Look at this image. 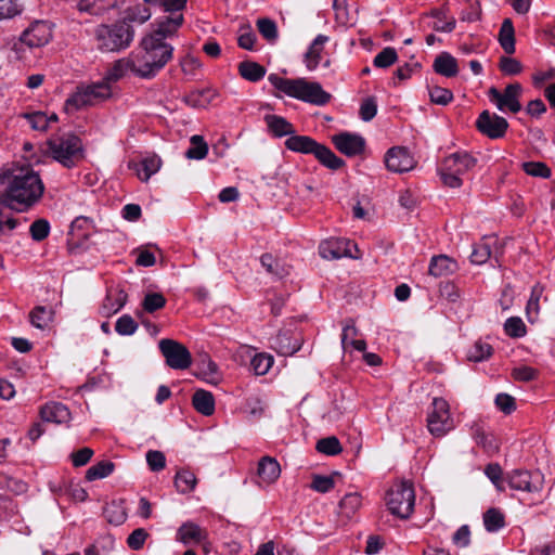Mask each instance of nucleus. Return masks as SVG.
<instances>
[{"label": "nucleus", "instance_id": "nucleus-1", "mask_svg": "<svg viewBox=\"0 0 555 555\" xmlns=\"http://www.w3.org/2000/svg\"><path fill=\"white\" fill-rule=\"evenodd\" d=\"M181 27L180 16L167 22H155L154 29L146 34L139 47L132 51L137 63V77L151 79L172 59L173 47L167 41Z\"/></svg>", "mask_w": 555, "mask_h": 555}, {"label": "nucleus", "instance_id": "nucleus-44", "mask_svg": "<svg viewBox=\"0 0 555 555\" xmlns=\"http://www.w3.org/2000/svg\"><path fill=\"white\" fill-rule=\"evenodd\" d=\"M33 326L43 330L52 321V312L42 306L36 307L29 314Z\"/></svg>", "mask_w": 555, "mask_h": 555}, {"label": "nucleus", "instance_id": "nucleus-22", "mask_svg": "<svg viewBox=\"0 0 555 555\" xmlns=\"http://www.w3.org/2000/svg\"><path fill=\"white\" fill-rule=\"evenodd\" d=\"M330 38L325 35H318L305 53L304 62L309 72H313L319 66L324 46L328 42Z\"/></svg>", "mask_w": 555, "mask_h": 555}, {"label": "nucleus", "instance_id": "nucleus-21", "mask_svg": "<svg viewBox=\"0 0 555 555\" xmlns=\"http://www.w3.org/2000/svg\"><path fill=\"white\" fill-rule=\"evenodd\" d=\"M22 116L27 120L33 130L40 132L47 131L51 125L56 124L59 120L55 113H47L42 111L26 112Z\"/></svg>", "mask_w": 555, "mask_h": 555}, {"label": "nucleus", "instance_id": "nucleus-55", "mask_svg": "<svg viewBox=\"0 0 555 555\" xmlns=\"http://www.w3.org/2000/svg\"><path fill=\"white\" fill-rule=\"evenodd\" d=\"M524 171L532 177L548 179L552 175L551 169L541 162H527L522 164Z\"/></svg>", "mask_w": 555, "mask_h": 555}, {"label": "nucleus", "instance_id": "nucleus-59", "mask_svg": "<svg viewBox=\"0 0 555 555\" xmlns=\"http://www.w3.org/2000/svg\"><path fill=\"white\" fill-rule=\"evenodd\" d=\"M430 101L435 104L447 105L453 100V94L449 89L435 86L429 89Z\"/></svg>", "mask_w": 555, "mask_h": 555}, {"label": "nucleus", "instance_id": "nucleus-39", "mask_svg": "<svg viewBox=\"0 0 555 555\" xmlns=\"http://www.w3.org/2000/svg\"><path fill=\"white\" fill-rule=\"evenodd\" d=\"M361 504L362 499L359 493H347L339 502V513L349 519L359 511Z\"/></svg>", "mask_w": 555, "mask_h": 555}, {"label": "nucleus", "instance_id": "nucleus-26", "mask_svg": "<svg viewBox=\"0 0 555 555\" xmlns=\"http://www.w3.org/2000/svg\"><path fill=\"white\" fill-rule=\"evenodd\" d=\"M456 270V262L446 255H439L431 258L428 273L435 278L446 276Z\"/></svg>", "mask_w": 555, "mask_h": 555}, {"label": "nucleus", "instance_id": "nucleus-61", "mask_svg": "<svg viewBox=\"0 0 555 555\" xmlns=\"http://www.w3.org/2000/svg\"><path fill=\"white\" fill-rule=\"evenodd\" d=\"M146 463L152 472H160L166 466L165 454L157 450H150L146 452Z\"/></svg>", "mask_w": 555, "mask_h": 555}, {"label": "nucleus", "instance_id": "nucleus-33", "mask_svg": "<svg viewBox=\"0 0 555 555\" xmlns=\"http://www.w3.org/2000/svg\"><path fill=\"white\" fill-rule=\"evenodd\" d=\"M127 294L124 291L109 292L102 305V313L106 317L117 313L126 304Z\"/></svg>", "mask_w": 555, "mask_h": 555}, {"label": "nucleus", "instance_id": "nucleus-11", "mask_svg": "<svg viewBox=\"0 0 555 555\" xmlns=\"http://www.w3.org/2000/svg\"><path fill=\"white\" fill-rule=\"evenodd\" d=\"M158 347L169 367L173 370H186L191 366V352L179 341L165 338L159 341Z\"/></svg>", "mask_w": 555, "mask_h": 555}, {"label": "nucleus", "instance_id": "nucleus-57", "mask_svg": "<svg viewBox=\"0 0 555 555\" xmlns=\"http://www.w3.org/2000/svg\"><path fill=\"white\" fill-rule=\"evenodd\" d=\"M257 27L263 38L269 41H274L278 38L276 24L269 18H259L257 21Z\"/></svg>", "mask_w": 555, "mask_h": 555}, {"label": "nucleus", "instance_id": "nucleus-31", "mask_svg": "<svg viewBox=\"0 0 555 555\" xmlns=\"http://www.w3.org/2000/svg\"><path fill=\"white\" fill-rule=\"evenodd\" d=\"M117 3L118 0H78L77 8L80 12L101 15L115 8Z\"/></svg>", "mask_w": 555, "mask_h": 555}, {"label": "nucleus", "instance_id": "nucleus-2", "mask_svg": "<svg viewBox=\"0 0 555 555\" xmlns=\"http://www.w3.org/2000/svg\"><path fill=\"white\" fill-rule=\"evenodd\" d=\"M10 207L18 211L28 210L43 195L44 184L39 173L29 165H13L1 177Z\"/></svg>", "mask_w": 555, "mask_h": 555}, {"label": "nucleus", "instance_id": "nucleus-54", "mask_svg": "<svg viewBox=\"0 0 555 555\" xmlns=\"http://www.w3.org/2000/svg\"><path fill=\"white\" fill-rule=\"evenodd\" d=\"M398 54L393 48L387 47L383 49L373 61L374 66L379 68H387L396 63Z\"/></svg>", "mask_w": 555, "mask_h": 555}, {"label": "nucleus", "instance_id": "nucleus-25", "mask_svg": "<svg viewBox=\"0 0 555 555\" xmlns=\"http://www.w3.org/2000/svg\"><path fill=\"white\" fill-rule=\"evenodd\" d=\"M341 347L345 352H351L352 350H365L366 343L363 339L358 338V330L353 324H346L343 327Z\"/></svg>", "mask_w": 555, "mask_h": 555}, {"label": "nucleus", "instance_id": "nucleus-8", "mask_svg": "<svg viewBox=\"0 0 555 555\" xmlns=\"http://www.w3.org/2000/svg\"><path fill=\"white\" fill-rule=\"evenodd\" d=\"M51 38L52 29L50 25L43 21H36L13 42L11 50L16 59L24 60L27 57L28 50L46 46Z\"/></svg>", "mask_w": 555, "mask_h": 555}, {"label": "nucleus", "instance_id": "nucleus-49", "mask_svg": "<svg viewBox=\"0 0 555 555\" xmlns=\"http://www.w3.org/2000/svg\"><path fill=\"white\" fill-rule=\"evenodd\" d=\"M151 17V11L143 4L129 7L126 11L125 21L143 24Z\"/></svg>", "mask_w": 555, "mask_h": 555}, {"label": "nucleus", "instance_id": "nucleus-12", "mask_svg": "<svg viewBox=\"0 0 555 555\" xmlns=\"http://www.w3.org/2000/svg\"><path fill=\"white\" fill-rule=\"evenodd\" d=\"M319 254L326 260L340 259L349 257L353 259L360 258L357 245L346 238H328L319 245Z\"/></svg>", "mask_w": 555, "mask_h": 555}, {"label": "nucleus", "instance_id": "nucleus-18", "mask_svg": "<svg viewBox=\"0 0 555 555\" xmlns=\"http://www.w3.org/2000/svg\"><path fill=\"white\" fill-rule=\"evenodd\" d=\"M335 147L346 156H356L365 149V140L357 133L341 132L332 137Z\"/></svg>", "mask_w": 555, "mask_h": 555}, {"label": "nucleus", "instance_id": "nucleus-7", "mask_svg": "<svg viewBox=\"0 0 555 555\" xmlns=\"http://www.w3.org/2000/svg\"><path fill=\"white\" fill-rule=\"evenodd\" d=\"M385 501L388 511L393 516L408 519L412 515L415 505L413 485L405 480L395 482L387 491Z\"/></svg>", "mask_w": 555, "mask_h": 555}, {"label": "nucleus", "instance_id": "nucleus-24", "mask_svg": "<svg viewBox=\"0 0 555 555\" xmlns=\"http://www.w3.org/2000/svg\"><path fill=\"white\" fill-rule=\"evenodd\" d=\"M40 415L44 422L55 424H65L70 418L69 410L60 402L47 403L41 408Z\"/></svg>", "mask_w": 555, "mask_h": 555}, {"label": "nucleus", "instance_id": "nucleus-3", "mask_svg": "<svg viewBox=\"0 0 555 555\" xmlns=\"http://www.w3.org/2000/svg\"><path fill=\"white\" fill-rule=\"evenodd\" d=\"M268 80L283 94L306 103L323 106L331 100V94L317 81L305 78H284L276 74H270Z\"/></svg>", "mask_w": 555, "mask_h": 555}, {"label": "nucleus", "instance_id": "nucleus-19", "mask_svg": "<svg viewBox=\"0 0 555 555\" xmlns=\"http://www.w3.org/2000/svg\"><path fill=\"white\" fill-rule=\"evenodd\" d=\"M281 475V466L272 456H263L259 460L257 467V483L260 487L274 483Z\"/></svg>", "mask_w": 555, "mask_h": 555}, {"label": "nucleus", "instance_id": "nucleus-9", "mask_svg": "<svg viewBox=\"0 0 555 555\" xmlns=\"http://www.w3.org/2000/svg\"><path fill=\"white\" fill-rule=\"evenodd\" d=\"M48 152L64 167L72 168L82 158V143L74 134H64L48 141Z\"/></svg>", "mask_w": 555, "mask_h": 555}, {"label": "nucleus", "instance_id": "nucleus-15", "mask_svg": "<svg viewBox=\"0 0 555 555\" xmlns=\"http://www.w3.org/2000/svg\"><path fill=\"white\" fill-rule=\"evenodd\" d=\"M508 486L517 491L539 492L542 490V475L538 472L515 469L507 474Z\"/></svg>", "mask_w": 555, "mask_h": 555}, {"label": "nucleus", "instance_id": "nucleus-14", "mask_svg": "<svg viewBox=\"0 0 555 555\" xmlns=\"http://www.w3.org/2000/svg\"><path fill=\"white\" fill-rule=\"evenodd\" d=\"M477 129L490 139L503 138L507 131V120L494 113L483 111L476 120Z\"/></svg>", "mask_w": 555, "mask_h": 555}, {"label": "nucleus", "instance_id": "nucleus-13", "mask_svg": "<svg viewBox=\"0 0 555 555\" xmlns=\"http://www.w3.org/2000/svg\"><path fill=\"white\" fill-rule=\"evenodd\" d=\"M522 88L519 83L507 85L504 92H500L495 88L489 90V99L501 112L509 111L512 113H518L521 109L519 98L521 95Z\"/></svg>", "mask_w": 555, "mask_h": 555}, {"label": "nucleus", "instance_id": "nucleus-16", "mask_svg": "<svg viewBox=\"0 0 555 555\" xmlns=\"http://www.w3.org/2000/svg\"><path fill=\"white\" fill-rule=\"evenodd\" d=\"M208 530L194 521L183 522L176 532V540L183 545L203 544L204 551L208 552Z\"/></svg>", "mask_w": 555, "mask_h": 555}, {"label": "nucleus", "instance_id": "nucleus-42", "mask_svg": "<svg viewBox=\"0 0 555 555\" xmlns=\"http://www.w3.org/2000/svg\"><path fill=\"white\" fill-rule=\"evenodd\" d=\"M274 359L271 354L262 352L257 353L251 359L250 365L256 375H266L272 367Z\"/></svg>", "mask_w": 555, "mask_h": 555}, {"label": "nucleus", "instance_id": "nucleus-48", "mask_svg": "<svg viewBox=\"0 0 555 555\" xmlns=\"http://www.w3.org/2000/svg\"><path fill=\"white\" fill-rule=\"evenodd\" d=\"M23 11L20 0H0V22L11 20Z\"/></svg>", "mask_w": 555, "mask_h": 555}, {"label": "nucleus", "instance_id": "nucleus-45", "mask_svg": "<svg viewBox=\"0 0 555 555\" xmlns=\"http://www.w3.org/2000/svg\"><path fill=\"white\" fill-rule=\"evenodd\" d=\"M504 524V515L496 508H490L483 515V525L489 532L500 530Z\"/></svg>", "mask_w": 555, "mask_h": 555}, {"label": "nucleus", "instance_id": "nucleus-20", "mask_svg": "<svg viewBox=\"0 0 555 555\" xmlns=\"http://www.w3.org/2000/svg\"><path fill=\"white\" fill-rule=\"evenodd\" d=\"M137 63L132 52L127 56L117 60L106 72L104 80L109 85L116 82L128 75L137 76Z\"/></svg>", "mask_w": 555, "mask_h": 555}, {"label": "nucleus", "instance_id": "nucleus-36", "mask_svg": "<svg viewBox=\"0 0 555 555\" xmlns=\"http://www.w3.org/2000/svg\"><path fill=\"white\" fill-rule=\"evenodd\" d=\"M162 166V160L156 155H150L143 158L137 168V175L140 180L147 181L153 175H155Z\"/></svg>", "mask_w": 555, "mask_h": 555}, {"label": "nucleus", "instance_id": "nucleus-56", "mask_svg": "<svg viewBox=\"0 0 555 555\" xmlns=\"http://www.w3.org/2000/svg\"><path fill=\"white\" fill-rule=\"evenodd\" d=\"M492 354V347L483 341H477L468 352V359L474 362H480Z\"/></svg>", "mask_w": 555, "mask_h": 555}, {"label": "nucleus", "instance_id": "nucleus-51", "mask_svg": "<svg viewBox=\"0 0 555 555\" xmlns=\"http://www.w3.org/2000/svg\"><path fill=\"white\" fill-rule=\"evenodd\" d=\"M504 331L513 338L524 337L527 333L526 325L519 317H511L504 323Z\"/></svg>", "mask_w": 555, "mask_h": 555}, {"label": "nucleus", "instance_id": "nucleus-37", "mask_svg": "<svg viewBox=\"0 0 555 555\" xmlns=\"http://www.w3.org/2000/svg\"><path fill=\"white\" fill-rule=\"evenodd\" d=\"M240 75L251 82L261 80L266 75V68L260 64L251 61H245L238 65Z\"/></svg>", "mask_w": 555, "mask_h": 555}, {"label": "nucleus", "instance_id": "nucleus-46", "mask_svg": "<svg viewBox=\"0 0 555 555\" xmlns=\"http://www.w3.org/2000/svg\"><path fill=\"white\" fill-rule=\"evenodd\" d=\"M104 515L109 524L116 526L124 524V521L127 518L125 508L122 507L121 504L116 502H112L105 506Z\"/></svg>", "mask_w": 555, "mask_h": 555}, {"label": "nucleus", "instance_id": "nucleus-64", "mask_svg": "<svg viewBox=\"0 0 555 555\" xmlns=\"http://www.w3.org/2000/svg\"><path fill=\"white\" fill-rule=\"evenodd\" d=\"M147 538V531L143 528H138L133 530L127 538V545L133 551H139L143 547Z\"/></svg>", "mask_w": 555, "mask_h": 555}, {"label": "nucleus", "instance_id": "nucleus-41", "mask_svg": "<svg viewBox=\"0 0 555 555\" xmlns=\"http://www.w3.org/2000/svg\"><path fill=\"white\" fill-rule=\"evenodd\" d=\"M94 104L108 99L112 95V87L106 80H101L86 86Z\"/></svg>", "mask_w": 555, "mask_h": 555}, {"label": "nucleus", "instance_id": "nucleus-47", "mask_svg": "<svg viewBox=\"0 0 555 555\" xmlns=\"http://www.w3.org/2000/svg\"><path fill=\"white\" fill-rule=\"evenodd\" d=\"M208 153V145L201 135H193L191 138V147L186 151L185 155L190 159H203Z\"/></svg>", "mask_w": 555, "mask_h": 555}, {"label": "nucleus", "instance_id": "nucleus-40", "mask_svg": "<svg viewBox=\"0 0 555 555\" xmlns=\"http://www.w3.org/2000/svg\"><path fill=\"white\" fill-rule=\"evenodd\" d=\"M261 266L267 270L268 273L276 276V278H284L288 275L289 268L283 263H281L279 260H276L272 255L270 254H263L260 257Z\"/></svg>", "mask_w": 555, "mask_h": 555}, {"label": "nucleus", "instance_id": "nucleus-10", "mask_svg": "<svg viewBox=\"0 0 555 555\" xmlns=\"http://www.w3.org/2000/svg\"><path fill=\"white\" fill-rule=\"evenodd\" d=\"M427 428L435 437H443L455 428V421L446 399L434 398L431 410L427 415Z\"/></svg>", "mask_w": 555, "mask_h": 555}, {"label": "nucleus", "instance_id": "nucleus-32", "mask_svg": "<svg viewBox=\"0 0 555 555\" xmlns=\"http://www.w3.org/2000/svg\"><path fill=\"white\" fill-rule=\"evenodd\" d=\"M544 287L541 284H535L531 288L530 297L526 305V317L530 323L539 320L540 315V299L543 296Z\"/></svg>", "mask_w": 555, "mask_h": 555}, {"label": "nucleus", "instance_id": "nucleus-4", "mask_svg": "<svg viewBox=\"0 0 555 555\" xmlns=\"http://www.w3.org/2000/svg\"><path fill=\"white\" fill-rule=\"evenodd\" d=\"M133 28L124 22L101 24L94 29L96 47L105 52H118L127 49L133 40Z\"/></svg>", "mask_w": 555, "mask_h": 555}, {"label": "nucleus", "instance_id": "nucleus-23", "mask_svg": "<svg viewBox=\"0 0 555 555\" xmlns=\"http://www.w3.org/2000/svg\"><path fill=\"white\" fill-rule=\"evenodd\" d=\"M147 3H153L160 7L165 15L159 16L155 22H167L176 16H180L181 25L183 24L182 11L185 8L186 0H144Z\"/></svg>", "mask_w": 555, "mask_h": 555}, {"label": "nucleus", "instance_id": "nucleus-58", "mask_svg": "<svg viewBox=\"0 0 555 555\" xmlns=\"http://www.w3.org/2000/svg\"><path fill=\"white\" fill-rule=\"evenodd\" d=\"M500 70L508 76L518 75L522 70L521 63L509 56H502L499 63Z\"/></svg>", "mask_w": 555, "mask_h": 555}, {"label": "nucleus", "instance_id": "nucleus-17", "mask_svg": "<svg viewBox=\"0 0 555 555\" xmlns=\"http://www.w3.org/2000/svg\"><path fill=\"white\" fill-rule=\"evenodd\" d=\"M385 164L388 170L401 173L413 169L415 159L408 149L395 146L386 153Z\"/></svg>", "mask_w": 555, "mask_h": 555}, {"label": "nucleus", "instance_id": "nucleus-52", "mask_svg": "<svg viewBox=\"0 0 555 555\" xmlns=\"http://www.w3.org/2000/svg\"><path fill=\"white\" fill-rule=\"evenodd\" d=\"M138 330V323L129 314H124L117 319L115 331L121 336L133 335Z\"/></svg>", "mask_w": 555, "mask_h": 555}, {"label": "nucleus", "instance_id": "nucleus-28", "mask_svg": "<svg viewBox=\"0 0 555 555\" xmlns=\"http://www.w3.org/2000/svg\"><path fill=\"white\" fill-rule=\"evenodd\" d=\"M498 40L506 54L515 52V28L511 18H505L502 22Z\"/></svg>", "mask_w": 555, "mask_h": 555}, {"label": "nucleus", "instance_id": "nucleus-30", "mask_svg": "<svg viewBox=\"0 0 555 555\" xmlns=\"http://www.w3.org/2000/svg\"><path fill=\"white\" fill-rule=\"evenodd\" d=\"M434 69L436 73L444 77H454L459 73L455 57L448 52H442L436 57L434 62Z\"/></svg>", "mask_w": 555, "mask_h": 555}, {"label": "nucleus", "instance_id": "nucleus-35", "mask_svg": "<svg viewBox=\"0 0 555 555\" xmlns=\"http://www.w3.org/2000/svg\"><path fill=\"white\" fill-rule=\"evenodd\" d=\"M266 124L270 131L276 137L293 135L295 133L294 126L285 118L278 115H267Z\"/></svg>", "mask_w": 555, "mask_h": 555}, {"label": "nucleus", "instance_id": "nucleus-27", "mask_svg": "<svg viewBox=\"0 0 555 555\" xmlns=\"http://www.w3.org/2000/svg\"><path fill=\"white\" fill-rule=\"evenodd\" d=\"M194 409L204 416H210L215 412V398L210 391L198 389L192 397Z\"/></svg>", "mask_w": 555, "mask_h": 555}, {"label": "nucleus", "instance_id": "nucleus-34", "mask_svg": "<svg viewBox=\"0 0 555 555\" xmlns=\"http://www.w3.org/2000/svg\"><path fill=\"white\" fill-rule=\"evenodd\" d=\"M301 347L299 338L292 337L287 333H280L274 339V348L282 356H292Z\"/></svg>", "mask_w": 555, "mask_h": 555}, {"label": "nucleus", "instance_id": "nucleus-62", "mask_svg": "<svg viewBox=\"0 0 555 555\" xmlns=\"http://www.w3.org/2000/svg\"><path fill=\"white\" fill-rule=\"evenodd\" d=\"M203 375L207 383L217 385L220 382L218 365L210 359L202 362Z\"/></svg>", "mask_w": 555, "mask_h": 555}, {"label": "nucleus", "instance_id": "nucleus-53", "mask_svg": "<svg viewBox=\"0 0 555 555\" xmlns=\"http://www.w3.org/2000/svg\"><path fill=\"white\" fill-rule=\"evenodd\" d=\"M317 450L326 455H336L341 452V444L336 437H327L318 441Z\"/></svg>", "mask_w": 555, "mask_h": 555}, {"label": "nucleus", "instance_id": "nucleus-50", "mask_svg": "<svg viewBox=\"0 0 555 555\" xmlns=\"http://www.w3.org/2000/svg\"><path fill=\"white\" fill-rule=\"evenodd\" d=\"M166 298L160 293H147L142 301V308L145 312L153 313L160 310L166 305Z\"/></svg>", "mask_w": 555, "mask_h": 555}, {"label": "nucleus", "instance_id": "nucleus-6", "mask_svg": "<svg viewBox=\"0 0 555 555\" xmlns=\"http://www.w3.org/2000/svg\"><path fill=\"white\" fill-rule=\"evenodd\" d=\"M476 164L477 159L467 152L450 154L443 159L439 169L443 184L453 189L462 186V176L470 171Z\"/></svg>", "mask_w": 555, "mask_h": 555}, {"label": "nucleus", "instance_id": "nucleus-38", "mask_svg": "<svg viewBox=\"0 0 555 555\" xmlns=\"http://www.w3.org/2000/svg\"><path fill=\"white\" fill-rule=\"evenodd\" d=\"M197 483L196 476L189 469H180L177 472L175 477V486L178 492L185 494L190 493L195 489Z\"/></svg>", "mask_w": 555, "mask_h": 555}, {"label": "nucleus", "instance_id": "nucleus-5", "mask_svg": "<svg viewBox=\"0 0 555 555\" xmlns=\"http://www.w3.org/2000/svg\"><path fill=\"white\" fill-rule=\"evenodd\" d=\"M285 145L288 150L302 154H313L325 167L337 170L345 165V162L337 157L333 151L307 135H291Z\"/></svg>", "mask_w": 555, "mask_h": 555}, {"label": "nucleus", "instance_id": "nucleus-29", "mask_svg": "<svg viewBox=\"0 0 555 555\" xmlns=\"http://www.w3.org/2000/svg\"><path fill=\"white\" fill-rule=\"evenodd\" d=\"M94 105L90 93L86 86L78 87L76 92L73 93L65 102V109L67 113L81 109L86 106Z\"/></svg>", "mask_w": 555, "mask_h": 555}, {"label": "nucleus", "instance_id": "nucleus-43", "mask_svg": "<svg viewBox=\"0 0 555 555\" xmlns=\"http://www.w3.org/2000/svg\"><path fill=\"white\" fill-rule=\"evenodd\" d=\"M114 470V464L109 461H102L92 465L86 473V478L89 481L102 479L109 476Z\"/></svg>", "mask_w": 555, "mask_h": 555}, {"label": "nucleus", "instance_id": "nucleus-63", "mask_svg": "<svg viewBox=\"0 0 555 555\" xmlns=\"http://www.w3.org/2000/svg\"><path fill=\"white\" fill-rule=\"evenodd\" d=\"M256 41V35L250 26H242L238 30L237 43L242 49L253 50Z\"/></svg>", "mask_w": 555, "mask_h": 555}, {"label": "nucleus", "instance_id": "nucleus-60", "mask_svg": "<svg viewBox=\"0 0 555 555\" xmlns=\"http://www.w3.org/2000/svg\"><path fill=\"white\" fill-rule=\"evenodd\" d=\"M485 474L499 491L505 490L504 480L502 479V468L499 464L491 463L487 465Z\"/></svg>", "mask_w": 555, "mask_h": 555}]
</instances>
